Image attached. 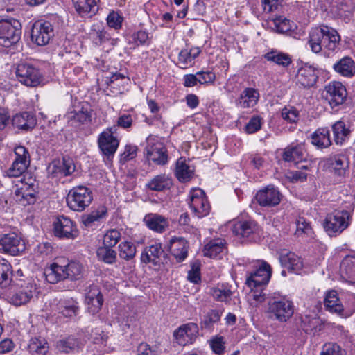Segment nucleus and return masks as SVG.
<instances>
[{
  "instance_id": "51",
  "label": "nucleus",
  "mask_w": 355,
  "mask_h": 355,
  "mask_svg": "<svg viewBox=\"0 0 355 355\" xmlns=\"http://www.w3.org/2000/svg\"><path fill=\"white\" fill-rule=\"evenodd\" d=\"M121 234L119 231L116 229H112L105 234L103 236V245L112 248L115 246L121 239Z\"/></svg>"
},
{
  "instance_id": "15",
  "label": "nucleus",
  "mask_w": 355,
  "mask_h": 355,
  "mask_svg": "<svg viewBox=\"0 0 355 355\" xmlns=\"http://www.w3.org/2000/svg\"><path fill=\"white\" fill-rule=\"evenodd\" d=\"M103 302V296L98 286L92 284L87 288L85 304L88 313L97 315L101 310Z\"/></svg>"
},
{
  "instance_id": "32",
  "label": "nucleus",
  "mask_w": 355,
  "mask_h": 355,
  "mask_svg": "<svg viewBox=\"0 0 355 355\" xmlns=\"http://www.w3.org/2000/svg\"><path fill=\"white\" fill-rule=\"evenodd\" d=\"M201 51L196 46L189 47L188 46L181 50L178 55V64L180 67L186 69L194 63V60L199 55Z\"/></svg>"
},
{
  "instance_id": "48",
  "label": "nucleus",
  "mask_w": 355,
  "mask_h": 355,
  "mask_svg": "<svg viewBox=\"0 0 355 355\" xmlns=\"http://www.w3.org/2000/svg\"><path fill=\"white\" fill-rule=\"evenodd\" d=\"M136 254V246L134 243L124 241L119 245V255L120 258L129 261L132 259Z\"/></svg>"
},
{
  "instance_id": "61",
  "label": "nucleus",
  "mask_w": 355,
  "mask_h": 355,
  "mask_svg": "<svg viewBox=\"0 0 355 355\" xmlns=\"http://www.w3.org/2000/svg\"><path fill=\"white\" fill-rule=\"evenodd\" d=\"M340 268L347 275L355 274V257H346L341 262Z\"/></svg>"
},
{
  "instance_id": "24",
  "label": "nucleus",
  "mask_w": 355,
  "mask_h": 355,
  "mask_svg": "<svg viewBox=\"0 0 355 355\" xmlns=\"http://www.w3.org/2000/svg\"><path fill=\"white\" fill-rule=\"evenodd\" d=\"M90 112L88 109V105L75 106L72 111L69 112L66 114V118L68 123L73 127H79L83 123L90 120Z\"/></svg>"
},
{
  "instance_id": "31",
  "label": "nucleus",
  "mask_w": 355,
  "mask_h": 355,
  "mask_svg": "<svg viewBox=\"0 0 355 355\" xmlns=\"http://www.w3.org/2000/svg\"><path fill=\"white\" fill-rule=\"evenodd\" d=\"M76 10L81 17H92L98 11L99 0H72Z\"/></svg>"
},
{
  "instance_id": "39",
  "label": "nucleus",
  "mask_w": 355,
  "mask_h": 355,
  "mask_svg": "<svg viewBox=\"0 0 355 355\" xmlns=\"http://www.w3.org/2000/svg\"><path fill=\"white\" fill-rule=\"evenodd\" d=\"M322 42V50L334 51L339 44L340 37L338 32L333 28L327 26L325 34Z\"/></svg>"
},
{
  "instance_id": "13",
  "label": "nucleus",
  "mask_w": 355,
  "mask_h": 355,
  "mask_svg": "<svg viewBox=\"0 0 355 355\" xmlns=\"http://www.w3.org/2000/svg\"><path fill=\"white\" fill-rule=\"evenodd\" d=\"M76 171L73 160L68 157H64L62 159H54L47 167L49 175L55 177H66L73 174Z\"/></svg>"
},
{
  "instance_id": "46",
  "label": "nucleus",
  "mask_w": 355,
  "mask_h": 355,
  "mask_svg": "<svg viewBox=\"0 0 355 355\" xmlns=\"http://www.w3.org/2000/svg\"><path fill=\"white\" fill-rule=\"evenodd\" d=\"M98 259L107 264H113L116 260V252L112 248L103 245L97 249Z\"/></svg>"
},
{
  "instance_id": "20",
  "label": "nucleus",
  "mask_w": 355,
  "mask_h": 355,
  "mask_svg": "<svg viewBox=\"0 0 355 355\" xmlns=\"http://www.w3.org/2000/svg\"><path fill=\"white\" fill-rule=\"evenodd\" d=\"M325 98L332 108L343 103L347 97L345 87L340 82H331L325 87Z\"/></svg>"
},
{
  "instance_id": "3",
  "label": "nucleus",
  "mask_w": 355,
  "mask_h": 355,
  "mask_svg": "<svg viewBox=\"0 0 355 355\" xmlns=\"http://www.w3.org/2000/svg\"><path fill=\"white\" fill-rule=\"evenodd\" d=\"M21 24L13 18L0 20V45L6 48L16 44L20 39Z\"/></svg>"
},
{
  "instance_id": "43",
  "label": "nucleus",
  "mask_w": 355,
  "mask_h": 355,
  "mask_svg": "<svg viewBox=\"0 0 355 355\" xmlns=\"http://www.w3.org/2000/svg\"><path fill=\"white\" fill-rule=\"evenodd\" d=\"M175 175L179 181L186 182L193 175V170L186 163L185 159L180 158L176 162Z\"/></svg>"
},
{
  "instance_id": "19",
  "label": "nucleus",
  "mask_w": 355,
  "mask_h": 355,
  "mask_svg": "<svg viewBox=\"0 0 355 355\" xmlns=\"http://www.w3.org/2000/svg\"><path fill=\"white\" fill-rule=\"evenodd\" d=\"M36 292V285L27 282L22 284L18 289L10 293L9 302L15 306H21L28 303Z\"/></svg>"
},
{
  "instance_id": "41",
  "label": "nucleus",
  "mask_w": 355,
  "mask_h": 355,
  "mask_svg": "<svg viewBox=\"0 0 355 355\" xmlns=\"http://www.w3.org/2000/svg\"><path fill=\"white\" fill-rule=\"evenodd\" d=\"M172 185V179L166 174L156 175L147 184L150 190L156 191L169 189Z\"/></svg>"
},
{
  "instance_id": "35",
  "label": "nucleus",
  "mask_w": 355,
  "mask_h": 355,
  "mask_svg": "<svg viewBox=\"0 0 355 355\" xmlns=\"http://www.w3.org/2000/svg\"><path fill=\"white\" fill-rule=\"evenodd\" d=\"M259 98V92L251 87L245 88L240 94L237 105L243 108L252 107Z\"/></svg>"
},
{
  "instance_id": "25",
  "label": "nucleus",
  "mask_w": 355,
  "mask_h": 355,
  "mask_svg": "<svg viewBox=\"0 0 355 355\" xmlns=\"http://www.w3.org/2000/svg\"><path fill=\"white\" fill-rule=\"evenodd\" d=\"M168 249L176 261L180 263L188 256L189 244L182 237H173L170 240Z\"/></svg>"
},
{
  "instance_id": "38",
  "label": "nucleus",
  "mask_w": 355,
  "mask_h": 355,
  "mask_svg": "<svg viewBox=\"0 0 355 355\" xmlns=\"http://www.w3.org/2000/svg\"><path fill=\"white\" fill-rule=\"evenodd\" d=\"M267 61L272 62L282 67H288L292 62V58L288 53L272 49L264 55Z\"/></svg>"
},
{
  "instance_id": "34",
  "label": "nucleus",
  "mask_w": 355,
  "mask_h": 355,
  "mask_svg": "<svg viewBox=\"0 0 355 355\" xmlns=\"http://www.w3.org/2000/svg\"><path fill=\"white\" fill-rule=\"evenodd\" d=\"M144 222L148 228L157 232H164L168 226L167 219L157 214H147L144 218Z\"/></svg>"
},
{
  "instance_id": "54",
  "label": "nucleus",
  "mask_w": 355,
  "mask_h": 355,
  "mask_svg": "<svg viewBox=\"0 0 355 355\" xmlns=\"http://www.w3.org/2000/svg\"><path fill=\"white\" fill-rule=\"evenodd\" d=\"M220 318V313L218 311L211 310L205 315L201 324L202 327L210 329L213 324L218 322Z\"/></svg>"
},
{
  "instance_id": "27",
  "label": "nucleus",
  "mask_w": 355,
  "mask_h": 355,
  "mask_svg": "<svg viewBox=\"0 0 355 355\" xmlns=\"http://www.w3.org/2000/svg\"><path fill=\"white\" fill-rule=\"evenodd\" d=\"M164 255V251L162 244L155 243L145 248L141 255V261L145 263H152L156 266L160 263L162 257Z\"/></svg>"
},
{
  "instance_id": "64",
  "label": "nucleus",
  "mask_w": 355,
  "mask_h": 355,
  "mask_svg": "<svg viewBox=\"0 0 355 355\" xmlns=\"http://www.w3.org/2000/svg\"><path fill=\"white\" fill-rule=\"evenodd\" d=\"M107 23L109 27L118 29L121 26L122 18L118 13L112 12L107 17Z\"/></svg>"
},
{
  "instance_id": "57",
  "label": "nucleus",
  "mask_w": 355,
  "mask_h": 355,
  "mask_svg": "<svg viewBox=\"0 0 355 355\" xmlns=\"http://www.w3.org/2000/svg\"><path fill=\"white\" fill-rule=\"evenodd\" d=\"M320 355H345V351L336 343H329L324 345Z\"/></svg>"
},
{
  "instance_id": "9",
  "label": "nucleus",
  "mask_w": 355,
  "mask_h": 355,
  "mask_svg": "<svg viewBox=\"0 0 355 355\" xmlns=\"http://www.w3.org/2000/svg\"><path fill=\"white\" fill-rule=\"evenodd\" d=\"M54 36V30L51 22L39 20L35 21L31 29V40L38 46L49 44Z\"/></svg>"
},
{
  "instance_id": "36",
  "label": "nucleus",
  "mask_w": 355,
  "mask_h": 355,
  "mask_svg": "<svg viewBox=\"0 0 355 355\" xmlns=\"http://www.w3.org/2000/svg\"><path fill=\"white\" fill-rule=\"evenodd\" d=\"M306 151L303 145L288 146L284 149L282 158L286 162H298L305 160Z\"/></svg>"
},
{
  "instance_id": "5",
  "label": "nucleus",
  "mask_w": 355,
  "mask_h": 355,
  "mask_svg": "<svg viewBox=\"0 0 355 355\" xmlns=\"http://www.w3.org/2000/svg\"><path fill=\"white\" fill-rule=\"evenodd\" d=\"M349 222L350 215L347 211H336L327 216L323 225L327 234L333 236L343 232L349 226Z\"/></svg>"
},
{
  "instance_id": "6",
  "label": "nucleus",
  "mask_w": 355,
  "mask_h": 355,
  "mask_svg": "<svg viewBox=\"0 0 355 355\" xmlns=\"http://www.w3.org/2000/svg\"><path fill=\"white\" fill-rule=\"evenodd\" d=\"M18 80L28 87L38 86L42 82V75L38 69L26 62L18 64L16 69Z\"/></svg>"
},
{
  "instance_id": "52",
  "label": "nucleus",
  "mask_w": 355,
  "mask_h": 355,
  "mask_svg": "<svg viewBox=\"0 0 355 355\" xmlns=\"http://www.w3.org/2000/svg\"><path fill=\"white\" fill-rule=\"evenodd\" d=\"M15 158L14 160L29 166L31 157L28 150L23 146H18L14 150Z\"/></svg>"
},
{
  "instance_id": "1",
  "label": "nucleus",
  "mask_w": 355,
  "mask_h": 355,
  "mask_svg": "<svg viewBox=\"0 0 355 355\" xmlns=\"http://www.w3.org/2000/svg\"><path fill=\"white\" fill-rule=\"evenodd\" d=\"M83 266L79 262L68 261L61 259L46 268L44 275L48 282L55 284L66 279H80L83 276Z\"/></svg>"
},
{
  "instance_id": "49",
  "label": "nucleus",
  "mask_w": 355,
  "mask_h": 355,
  "mask_svg": "<svg viewBox=\"0 0 355 355\" xmlns=\"http://www.w3.org/2000/svg\"><path fill=\"white\" fill-rule=\"evenodd\" d=\"M12 276V267L8 261L0 257V286L7 285Z\"/></svg>"
},
{
  "instance_id": "42",
  "label": "nucleus",
  "mask_w": 355,
  "mask_h": 355,
  "mask_svg": "<svg viewBox=\"0 0 355 355\" xmlns=\"http://www.w3.org/2000/svg\"><path fill=\"white\" fill-rule=\"evenodd\" d=\"M311 143L319 148L331 146L329 130L327 128H318L311 135Z\"/></svg>"
},
{
  "instance_id": "14",
  "label": "nucleus",
  "mask_w": 355,
  "mask_h": 355,
  "mask_svg": "<svg viewBox=\"0 0 355 355\" xmlns=\"http://www.w3.org/2000/svg\"><path fill=\"white\" fill-rule=\"evenodd\" d=\"M272 275L270 266L265 261L261 262L259 268L246 279V284L252 291L253 288L266 286Z\"/></svg>"
},
{
  "instance_id": "4",
  "label": "nucleus",
  "mask_w": 355,
  "mask_h": 355,
  "mask_svg": "<svg viewBox=\"0 0 355 355\" xmlns=\"http://www.w3.org/2000/svg\"><path fill=\"white\" fill-rule=\"evenodd\" d=\"M268 313L271 318L279 322H286L293 315V302L285 298H270L268 302Z\"/></svg>"
},
{
  "instance_id": "17",
  "label": "nucleus",
  "mask_w": 355,
  "mask_h": 355,
  "mask_svg": "<svg viewBox=\"0 0 355 355\" xmlns=\"http://www.w3.org/2000/svg\"><path fill=\"white\" fill-rule=\"evenodd\" d=\"M232 232L235 235L249 241H255L259 236L260 230L254 221H239L234 225Z\"/></svg>"
},
{
  "instance_id": "12",
  "label": "nucleus",
  "mask_w": 355,
  "mask_h": 355,
  "mask_svg": "<svg viewBox=\"0 0 355 355\" xmlns=\"http://www.w3.org/2000/svg\"><path fill=\"white\" fill-rule=\"evenodd\" d=\"M354 302L353 307L350 309H344L338 297L337 292L334 290L329 291L326 293L324 304L326 309L330 312L335 313L343 318H347L352 315L355 311V297H352Z\"/></svg>"
},
{
  "instance_id": "22",
  "label": "nucleus",
  "mask_w": 355,
  "mask_h": 355,
  "mask_svg": "<svg viewBox=\"0 0 355 355\" xmlns=\"http://www.w3.org/2000/svg\"><path fill=\"white\" fill-rule=\"evenodd\" d=\"M331 172L338 177H344L349 168V162L345 154L334 155L324 160Z\"/></svg>"
},
{
  "instance_id": "60",
  "label": "nucleus",
  "mask_w": 355,
  "mask_h": 355,
  "mask_svg": "<svg viewBox=\"0 0 355 355\" xmlns=\"http://www.w3.org/2000/svg\"><path fill=\"white\" fill-rule=\"evenodd\" d=\"M282 116L284 120L288 123H295L298 120L299 113L297 110L293 107H285L282 110Z\"/></svg>"
},
{
  "instance_id": "55",
  "label": "nucleus",
  "mask_w": 355,
  "mask_h": 355,
  "mask_svg": "<svg viewBox=\"0 0 355 355\" xmlns=\"http://www.w3.org/2000/svg\"><path fill=\"white\" fill-rule=\"evenodd\" d=\"M91 35L96 44L101 45L105 42H111V44H112V40H111L110 35L103 28L94 30L93 32L91 33Z\"/></svg>"
},
{
  "instance_id": "23",
  "label": "nucleus",
  "mask_w": 355,
  "mask_h": 355,
  "mask_svg": "<svg viewBox=\"0 0 355 355\" xmlns=\"http://www.w3.org/2000/svg\"><path fill=\"white\" fill-rule=\"evenodd\" d=\"M318 72L315 67L308 64H303L297 71L296 83L304 87H313L318 80Z\"/></svg>"
},
{
  "instance_id": "56",
  "label": "nucleus",
  "mask_w": 355,
  "mask_h": 355,
  "mask_svg": "<svg viewBox=\"0 0 355 355\" xmlns=\"http://www.w3.org/2000/svg\"><path fill=\"white\" fill-rule=\"evenodd\" d=\"M211 295L215 300L226 302L231 299L232 293L228 288H213L211 290Z\"/></svg>"
},
{
  "instance_id": "53",
  "label": "nucleus",
  "mask_w": 355,
  "mask_h": 355,
  "mask_svg": "<svg viewBox=\"0 0 355 355\" xmlns=\"http://www.w3.org/2000/svg\"><path fill=\"white\" fill-rule=\"evenodd\" d=\"M200 263L196 260L191 263V270L188 272L187 279L191 282L198 284L201 281L200 278Z\"/></svg>"
},
{
  "instance_id": "2",
  "label": "nucleus",
  "mask_w": 355,
  "mask_h": 355,
  "mask_svg": "<svg viewBox=\"0 0 355 355\" xmlns=\"http://www.w3.org/2000/svg\"><path fill=\"white\" fill-rule=\"evenodd\" d=\"M93 193L91 189L85 186H77L72 188L67 196L68 207L75 211H83L92 202Z\"/></svg>"
},
{
  "instance_id": "59",
  "label": "nucleus",
  "mask_w": 355,
  "mask_h": 355,
  "mask_svg": "<svg viewBox=\"0 0 355 355\" xmlns=\"http://www.w3.org/2000/svg\"><path fill=\"white\" fill-rule=\"evenodd\" d=\"M302 328L306 333H315L317 331L319 319L316 318H309L306 316L302 320Z\"/></svg>"
},
{
  "instance_id": "26",
  "label": "nucleus",
  "mask_w": 355,
  "mask_h": 355,
  "mask_svg": "<svg viewBox=\"0 0 355 355\" xmlns=\"http://www.w3.org/2000/svg\"><path fill=\"white\" fill-rule=\"evenodd\" d=\"M11 123L14 128L19 130L29 131L35 128L37 121L32 114L24 112L13 116Z\"/></svg>"
},
{
  "instance_id": "30",
  "label": "nucleus",
  "mask_w": 355,
  "mask_h": 355,
  "mask_svg": "<svg viewBox=\"0 0 355 355\" xmlns=\"http://www.w3.org/2000/svg\"><path fill=\"white\" fill-rule=\"evenodd\" d=\"M57 310L58 313L63 317L72 318L78 314L79 304L73 297L60 300L57 304Z\"/></svg>"
},
{
  "instance_id": "11",
  "label": "nucleus",
  "mask_w": 355,
  "mask_h": 355,
  "mask_svg": "<svg viewBox=\"0 0 355 355\" xmlns=\"http://www.w3.org/2000/svg\"><path fill=\"white\" fill-rule=\"evenodd\" d=\"M189 207L198 218H202L209 214L210 205L203 190L194 189L190 192Z\"/></svg>"
},
{
  "instance_id": "37",
  "label": "nucleus",
  "mask_w": 355,
  "mask_h": 355,
  "mask_svg": "<svg viewBox=\"0 0 355 355\" xmlns=\"http://www.w3.org/2000/svg\"><path fill=\"white\" fill-rule=\"evenodd\" d=\"M49 349L47 341L42 337L32 338L28 345L29 355H46Z\"/></svg>"
},
{
  "instance_id": "45",
  "label": "nucleus",
  "mask_w": 355,
  "mask_h": 355,
  "mask_svg": "<svg viewBox=\"0 0 355 355\" xmlns=\"http://www.w3.org/2000/svg\"><path fill=\"white\" fill-rule=\"evenodd\" d=\"M107 215V208L104 206H100L96 209L93 210L90 214L83 217V223L87 227L91 226L94 222L99 221L105 218Z\"/></svg>"
},
{
  "instance_id": "44",
  "label": "nucleus",
  "mask_w": 355,
  "mask_h": 355,
  "mask_svg": "<svg viewBox=\"0 0 355 355\" xmlns=\"http://www.w3.org/2000/svg\"><path fill=\"white\" fill-rule=\"evenodd\" d=\"M334 141L336 144H342L349 135V130L343 121H338L332 125Z\"/></svg>"
},
{
  "instance_id": "16",
  "label": "nucleus",
  "mask_w": 355,
  "mask_h": 355,
  "mask_svg": "<svg viewBox=\"0 0 355 355\" xmlns=\"http://www.w3.org/2000/svg\"><path fill=\"white\" fill-rule=\"evenodd\" d=\"M26 249L25 243L15 233L3 234L0 237V250L12 256L19 254Z\"/></svg>"
},
{
  "instance_id": "29",
  "label": "nucleus",
  "mask_w": 355,
  "mask_h": 355,
  "mask_svg": "<svg viewBox=\"0 0 355 355\" xmlns=\"http://www.w3.org/2000/svg\"><path fill=\"white\" fill-rule=\"evenodd\" d=\"M279 259L281 265L290 271L297 273L303 268V262L301 257L293 252H282Z\"/></svg>"
},
{
  "instance_id": "8",
  "label": "nucleus",
  "mask_w": 355,
  "mask_h": 355,
  "mask_svg": "<svg viewBox=\"0 0 355 355\" xmlns=\"http://www.w3.org/2000/svg\"><path fill=\"white\" fill-rule=\"evenodd\" d=\"M116 127L107 128L102 132L98 137V146L102 153L107 159L112 157L115 154L119 145V141L117 137L114 135Z\"/></svg>"
},
{
  "instance_id": "50",
  "label": "nucleus",
  "mask_w": 355,
  "mask_h": 355,
  "mask_svg": "<svg viewBox=\"0 0 355 355\" xmlns=\"http://www.w3.org/2000/svg\"><path fill=\"white\" fill-rule=\"evenodd\" d=\"M79 343L77 339L69 337L66 340H62L57 343V348L59 351L69 353L78 349Z\"/></svg>"
},
{
  "instance_id": "63",
  "label": "nucleus",
  "mask_w": 355,
  "mask_h": 355,
  "mask_svg": "<svg viewBox=\"0 0 355 355\" xmlns=\"http://www.w3.org/2000/svg\"><path fill=\"white\" fill-rule=\"evenodd\" d=\"M261 122L259 116H253L245 125V131L248 134H252L261 129Z\"/></svg>"
},
{
  "instance_id": "58",
  "label": "nucleus",
  "mask_w": 355,
  "mask_h": 355,
  "mask_svg": "<svg viewBox=\"0 0 355 355\" xmlns=\"http://www.w3.org/2000/svg\"><path fill=\"white\" fill-rule=\"evenodd\" d=\"M29 166L22 163H19L15 160L7 171V175L9 177L17 178L21 175L28 168Z\"/></svg>"
},
{
  "instance_id": "62",
  "label": "nucleus",
  "mask_w": 355,
  "mask_h": 355,
  "mask_svg": "<svg viewBox=\"0 0 355 355\" xmlns=\"http://www.w3.org/2000/svg\"><path fill=\"white\" fill-rule=\"evenodd\" d=\"M196 75L198 76V79L200 84H212L216 79L215 73L211 71H198Z\"/></svg>"
},
{
  "instance_id": "7",
  "label": "nucleus",
  "mask_w": 355,
  "mask_h": 355,
  "mask_svg": "<svg viewBox=\"0 0 355 355\" xmlns=\"http://www.w3.org/2000/svg\"><path fill=\"white\" fill-rule=\"evenodd\" d=\"M146 154L148 160L158 165L168 162L167 150L164 144L157 137L150 136L146 139Z\"/></svg>"
},
{
  "instance_id": "21",
  "label": "nucleus",
  "mask_w": 355,
  "mask_h": 355,
  "mask_svg": "<svg viewBox=\"0 0 355 355\" xmlns=\"http://www.w3.org/2000/svg\"><path fill=\"white\" fill-rule=\"evenodd\" d=\"M198 334V327L196 323L190 322L181 325L173 333L176 342L182 346L192 343Z\"/></svg>"
},
{
  "instance_id": "18",
  "label": "nucleus",
  "mask_w": 355,
  "mask_h": 355,
  "mask_svg": "<svg viewBox=\"0 0 355 355\" xmlns=\"http://www.w3.org/2000/svg\"><path fill=\"white\" fill-rule=\"evenodd\" d=\"M282 195L274 186L268 185L257 191L255 198L261 207H275L279 204Z\"/></svg>"
},
{
  "instance_id": "40",
  "label": "nucleus",
  "mask_w": 355,
  "mask_h": 355,
  "mask_svg": "<svg viewBox=\"0 0 355 355\" xmlns=\"http://www.w3.org/2000/svg\"><path fill=\"white\" fill-rule=\"evenodd\" d=\"M225 249V243L222 239H216L211 240L207 243L203 250L204 256L216 258L224 252Z\"/></svg>"
},
{
  "instance_id": "33",
  "label": "nucleus",
  "mask_w": 355,
  "mask_h": 355,
  "mask_svg": "<svg viewBox=\"0 0 355 355\" xmlns=\"http://www.w3.org/2000/svg\"><path fill=\"white\" fill-rule=\"evenodd\" d=\"M335 71L344 77H352L355 74V62L349 56H345L333 66Z\"/></svg>"
},
{
  "instance_id": "10",
  "label": "nucleus",
  "mask_w": 355,
  "mask_h": 355,
  "mask_svg": "<svg viewBox=\"0 0 355 355\" xmlns=\"http://www.w3.org/2000/svg\"><path fill=\"white\" fill-rule=\"evenodd\" d=\"M53 232L56 237L62 239H74L78 236L75 223L64 216L56 218L53 222Z\"/></svg>"
},
{
  "instance_id": "28",
  "label": "nucleus",
  "mask_w": 355,
  "mask_h": 355,
  "mask_svg": "<svg viewBox=\"0 0 355 355\" xmlns=\"http://www.w3.org/2000/svg\"><path fill=\"white\" fill-rule=\"evenodd\" d=\"M325 25L315 27L311 29L309 34L308 44L311 51L314 53H319L322 51V42L327 29Z\"/></svg>"
},
{
  "instance_id": "47",
  "label": "nucleus",
  "mask_w": 355,
  "mask_h": 355,
  "mask_svg": "<svg viewBox=\"0 0 355 355\" xmlns=\"http://www.w3.org/2000/svg\"><path fill=\"white\" fill-rule=\"evenodd\" d=\"M272 28L275 29L277 33H285L292 31L295 24L293 21L283 17L282 16L275 18L272 21Z\"/></svg>"
}]
</instances>
